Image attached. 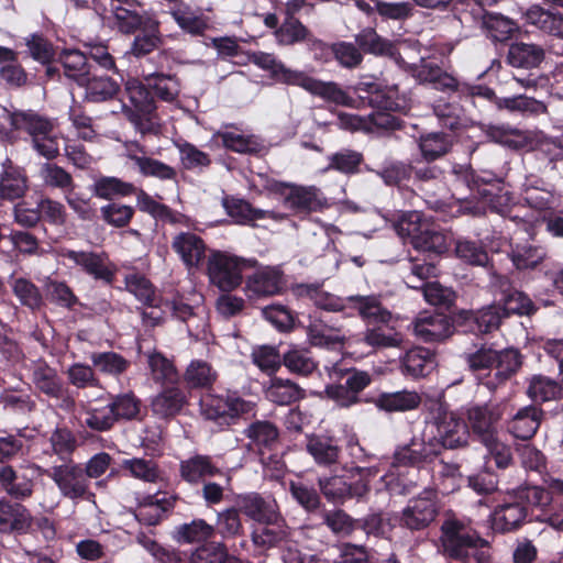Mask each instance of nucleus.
Listing matches in <instances>:
<instances>
[{
    "label": "nucleus",
    "mask_w": 563,
    "mask_h": 563,
    "mask_svg": "<svg viewBox=\"0 0 563 563\" xmlns=\"http://www.w3.org/2000/svg\"><path fill=\"white\" fill-rule=\"evenodd\" d=\"M442 554L460 563H490L492 545L473 527L471 520L449 512L440 526Z\"/></svg>",
    "instance_id": "obj_1"
},
{
    "label": "nucleus",
    "mask_w": 563,
    "mask_h": 563,
    "mask_svg": "<svg viewBox=\"0 0 563 563\" xmlns=\"http://www.w3.org/2000/svg\"><path fill=\"white\" fill-rule=\"evenodd\" d=\"M551 500V493L542 486H519L504 503L495 507L492 527L500 533L516 531L527 519L532 521L531 514L536 508L547 506Z\"/></svg>",
    "instance_id": "obj_2"
},
{
    "label": "nucleus",
    "mask_w": 563,
    "mask_h": 563,
    "mask_svg": "<svg viewBox=\"0 0 563 563\" xmlns=\"http://www.w3.org/2000/svg\"><path fill=\"white\" fill-rule=\"evenodd\" d=\"M440 446L432 439H411L408 444L396 449L391 462V475H396L399 494H410L417 487L420 468L431 465L440 459Z\"/></svg>",
    "instance_id": "obj_3"
},
{
    "label": "nucleus",
    "mask_w": 563,
    "mask_h": 563,
    "mask_svg": "<svg viewBox=\"0 0 563 563\" xmlns=\"http://www.w3.org/2000/svg\"><path fill=\"white\" fill-rule=\"evenodd\" d=\"M327 371L330 382L325 385L322 395L339 409H350L371 402V398L362 396V393L373 383V375L369 372L346 366L342 362L334 363Z\"/></svg>",
    "instance_id": "obj_4"
},
{
    "label": "nucleus",
    "mask_w": 563,
    "mask_h": 563,
    "mask_svg": "<svg viewBox=\"0 0 563 563\" xmlns=\"http://www.w3.org/2000/svg\"><path fill=\"white\" fill-rule=\"evenodd\" d=\"M257 265L256 260H246L225 251L211 250L207 258L209 282L223 292H231L243 283V272Z\"/></svg>",
    "instance_id": "obj_5"
},
{
    "label": "nucleus",
    "mask_w": 563,
    "mask_h": 563,
    "mask_svg": "<svg viewBox=\"0 0 563 563\" xmlns=\"http://www.w3.org/2000/svg\"><path fill=\"white\" fill-rule=\"evenodd\" d=\"M255 405L242 398L238 391L208 393L200 399L201 415L219 426H230L243 415L250 413Z\"/></svg>",
    "instance_id": "obj_6"
},
{
    "label": "nucleus",
    "mask_w": 563,
    "mask_h": 563,
    "mask_svg": "<svg viewBox=\"0 0 563 563\" xmlns=\"http://www.w3.org/2000/svg\"><path fill=\"white\" fill-rule=\"evenodd\" d=\"M267 190L283 198V205L294 214H310L322 210L325 198L316 186H303L280 180H272Z\"/></svg>",
    "instance_id": "obj_7"
},
{
    "label": "nucleus",
    "mask_w": 563,
    "mask_h": 563,
    "mask_svg": "<svg viewBox=\"0 0 563 563\" xmlns=\"http://www.w3.org/2000/svg\"><path fill=\"white\" fill-rule=\"evenodd\" d=\"M242 433L249 440L247 448L260 455L264 465L279 463L275 452L282 445V434L275 422L266 419H254Z\"/></svg>",
    "instance_id": "obj_8"
},
{
    "label": "nucleus",
    "mask_w": 563,
    "mask_h": 563,
    "mask_svg": "<svg viewBox=\"0 0 563 563\" xmlns=\"http://www.w3.org/2000/svg\"><path fill=\"white\" fill-rule=\"evenodd\" d=\"M46 475L56 484L62 496L67 499L90 501L96 497L81 464L70 460L68 463L53 466Z\"/></svg>",
    "instance_id": "obj_9"
},
{
    "label": "nucleus",
    "mask_w": 563,
    "mask_h": 563,
    "mask_svg": "<svg viewBox=\"0 0 563 563\" xmlns=\"http://www.w3.org/2000/svg\"><path fill=\"white\" fill-rule=\"evenodd\" d=\"M544 419V410L537 405L517 407L504 400L503 421L506 431L515 439L528 441L538 432Z\"/></svg>",
    "instance_id": "obj_10"
},
{
    "label": "nucleus",
    "mask_w": 563,
    "mask_h": 563,
    "mask_svg": "<svg viewBox=\"0 0 563 563\" xmlns=\"http://www.w3.org/2000/svg\"><path fill=\"white\" fill-rule=\"evenodd\" d=\"M495 287L498 299L494 305L501 320L511 316L532 317L539 310L529 295L519 289L508 276H496Z\"/></svg>",
    "instance_id": "obj_11"
},
{
    "label": "nucleus",
    "mask_w": 563,
    "mask_h": 563,
    "mask_svg": "<svg viewBox=\"0 0 563 563\" xmlns=\"http://www.w3.org/2000/svg\"><path fill=\"white\" fill-rule=\"evenodd\" d=\"M433 420L437 434L432 440L439 444L441 453L468 445L470 427L457 412L449 411L440 405Z\"/></svg>",
    "instance_id": "obj_12"
},
{
    "label": "nucleus",
    "mask_w": 563,
    "mask_h": 563,
    "mask_svg": "<svg viewBox=\"0 0 563 563\" xmlns=\"http://www.w3.org/2000/svg\"><path fill=\"white\" fill-rule=\"evenodd\" d=\"M439 510L435 490L426 489L417 497L408 500L399 515V526L411 532L422 531L435 520Z\"/></svg>",
    "instance_id": "obj_13"
},
{
    "label": "nucleus",
    "mask_w": 563,
    "mask_h": 563,
    "mask_svg": "<svg viewBox=\"0 0 563 563\" xmlns=\"http://www.w3.org/2000/svg\"><path fill=\"white\" fill-rule=\"evenodd\" d=\"M62 256L96 282L111 286L115 280L118 267L106 252L65 250Z\"/></svg>",
    "instance_id": "obj_14"
},
{
    "label": "nucleus",
    "mask_w": 563,
    "mask_h": 563,
    "mask_svg": "<svg viewBox=\"0 0 563 563\" xmlns=\"http://www.w3.org/2000/svg\"><path fill=\"white\" fill-rule=\"evenodd\" d=\"M350 108L375 110H399L400 104L394 91L374 80H362L349 87Z\"/></svg>",
    "instance_id": "obj_15"
},
{
    "label": "nucleus",
    "mask_w": 563,
    "mask_h": 563,
    "mask_svg": "<svg viewBox=\"0 0 563 563\" xmlns=\"http://www.w3.org/2000/svg\"><path fill=\"white\" fill-rule=\"evenodd\" d=\"M504 401L498 404H472L466 408L468 427L481 441L489 446L496 440L497 422L503 420Z\"/></svg>",
    "instance_id": "obj_16"
},
{
    "label": "nucleus",
    "mask_w": 563,
    "mask_h": 563,
    "mask_svg": "<svg viewBox=\"0 0 563 563\" xmlns=\"http://www.w3.org/2000/svg\"><path fill=\"white\" fill-rule=\"evenodd\" d=\"M503 323L494 303L477 310H460L455 313V330L457 333L476 336L497 331Z\"/></svg>",
    "instance_id": "obj_17"
},
{
    "label": "nucleus",
    "mask_w": 563,
    "mask_h": 563,
    "mask_svg": "<svg viewBox=\"0 0 563 563\" xmlns=\"http://www.w3.org/2000/svg\"><path fill=\"white\" fill-rule=\"evenodd\" d=\"M545 48L538 43L525 42L518 37L506 51L499 55L503 62L517 70L528 71L530 75L533 70L541 68L545 62Z\"/></svg>",
    "instance_id": "obj_18"
},
{
    "label": "nucleus",
    "mask_w": 563,
    "mask_h": 563,
    "mask_svg": "<svg viewBox=\"0 0 563 563\" xmlns=\"http://www.w3.org/2000/svg\"><path fill=\"white\" fill-rule=\"evenodd\" d=\"M285 288L284 272L278 267L265 266L246 276L244 292L254 300L279 295Z\"/></svg>",
    "instance_id": "obj_19"
},
{
    "label": "nucleus",
    "mask_w": 563,
    "mask_h": 563,
    "mask_svg": "<svg viewBox=\"0 0 563 563\" xmlns=\"http://www.w3.org/2000/svg\"><path fill=\"white\" fill-rule=\"evenodd\" d=\"M274 36L276 42L283 46L305 43L308 49L313 52L314 58H319L318 52H320L322 56L328 51V44L317 38L296 16H284L279 29L274 32Z\"/></svg>",
    "instance_id": "obj_20"
},
{
    "label": "nucleus",
    "mask_w": 563,
    "mask_h": 563,
    "mask_svg": "<svg viewBox=\"0 0 563 563\" xmlns=\"http://www.w3.org/2000/svg\"><path fill=\"white\" fill-rule=\"evenodd\" d=\"M114 24L122 34H135L140 29L156 21L140 0H120L111 4Z\"/></svg>",
    "instance_id": "obj_21"
},
{
    "label": "nucleus",
    "mask_w": 563,
    "mask_h": 563,
    "mask_svg": "<svg viewBox=\"0 0 563 563\" xmlns=\"http://www.w3.org/2000/svg\"><path fill=\"white\" fill-rule=\"evenodd\" d=\"M35 487V472L30 467L0 465V488L15 501L32 497Z\"/></svg>",
    "instance_id": "obj_22"
},
{
    "label": "nucleus",
    "mask_w": 563,
    "mask_h": 563,
    "mask_svg": "<svg viewBox=\"0 0 563 563\" xmlns=\"http://www.w3.org/2000/svg\"><path fill=\"white\" fill-rule=\"evenodd\" d=\"M222 207L227 214L241 225H254L256 221L264 219L276 222L287 219L285 213L255 208L250 201L233 195H225L222 198Z\"/></svg>",
    "instance_id": "obj_23"
},
{
    "label": "nucleus",
    "mask_w": 563,
    "mask_h": 563,
    "mask_svg": "<svg viewBox=\"0 0 563 563\" xmlns=\"http://www.w3.org/2000/svg\"><path fill=\"white\" fill-rule=\"evenodd\" d=\"M170 246L189 271L200 268L206 262L207 243L195 232L181 231L175 234Z\"/></svg>",
    "instance_id": "obj_24"
},
{
    "label": "nucleus",
    "mask_w": 563,
    "mask_h": 563,
    "mask_svg": "<svg viewBox=\"0 0 563 563\" xmlns=\"http://www.w3.org/2000/svg\"><path fill=\"white\" fill-rule=\"evenodd\" d=\"M29 190L26 169L11 158L5 157L0 170V200L14 202L22 199Z\"/></svg>",
    "instance_id": "obj_25"
},
{
    "label": "nucleus",
    "mask_w": 563,
    "mask_h": 563,
    "mask_svg": "<svg viewBox=\"0 0 563 563\" xmlns=\"http://www.w3.org/2000/svg\"><path fill=\"white\" fill-rule=\"evenodd\" d=\"M487 38L494 44L498 56L521 35L519 24L503 14H488L484 20Z\"/></svg>",
    "instance_id": "obj_26"
},
{
    "label": "nucleus",
    "mask_w": 563,
    "mask_h": 563,
    "mask_svg": "<svg viewBox=\"0 0 563 563\" xmlns=\"http://www.w3.org/2000/svg\"><path fill=\"white\" fill-rule=\"evenodd\" d=\"M437 366L435 352L423 346H413L407 350L399 358V371L407 378L419 379L427 377Z\"/></svg>",
    "instance_id": "obj_27"
},
{
    "label": "nucleus",
    "mask_w": 563,
    "mask_h": 563,
    "mask_svg": "<svg viewBox=\"0 0 563 563\" xmlns=\"http://www.w3.org/2000/svg\"><path fill=\"white\" fill-rule=\"evenodd\" d=\"M295 86L302 88L312 96L319 97L329 103L350 108L351 97L349 87L343 89L335 81H322L308 75L306 71H301Z\"/></svg>",
    "instance_id": "obj_28"
},
{
    "label": "nucleus",
    "mask_w": 563,
    "mask_h": 563,
    "mask_svg": "<svg viewBox=\"0 0 563 563\" xmlns=\"http://www.w3.org/2000/svg\"><path fill=\"white\" fill-rule=\"evenodd\" d=\"M396 110H376L363 118L354 114H343L340 117L342 124L351 129H364L366 131L382 130L387 132L399 131L405 128V121L393 114Z\"/></svg>",
    "instance_id": "obj_29"
},
{
    "label": "nucleus",
    "mask_w": 563,
    "mask_h": 563,
    "mask_svg": "<svg viewBox=\"0 0 563 563\" xmlns=\"http://www.w3.org/2000/svg\"><path fill=\"white\" fill-rule=\"evenodd\" d=\"M401 342V334L395 331L394 328H388V324L376 323L366 327L364 332L350 336L347 347L363 343L375 352L383 349L398 347Z\"/></svg>",
    "instance_id": "obj_30"
},
{
    "label": "nucleus",
    "mask_w": 563,
    "mask_h": 563,
    "mask_svg": "<svg viewBox=\"0 0 563 563\" xmlns=\"http://www.w3.org/2000/svg\"><path fill=\"white\" fill-rule=\"evenodd\" d=\"M454 332H456L455 313L452 317L435 313L418 319L415 324L416 335L428 343L443 342Z\"/></svg>",
    "instance_id": "obj_31"
},
{
    "label": "nucleus",
    "mask_w": 563,
    "mask_h": 563,
    "mask_svg": "<svg viewBox=\"0 0 563 563\" xmlns=\"http://www.w3.org/2000/svg\"><path fill=\"white\" fill-rule=\"evenodd\" d=\"M221 474L222 471L218 467L213 457L207 454L197 453L186 460H181L179 463V476L190 485L202 484L208 478Z\"/></svg>",
    "instance_id": "obj_32"
},
{
    "label": "nucleus",
    "mask_w": 563,
    "mask_h": 563,
    "mask_svg": "<svg viewBox=\"0 0 563 563\" xmlns=\"http://www.w3.org/2000/svg\"><path fill=\"white\" fill-rule=\"evenodd\" d=\"M523 365V355L516 347L496 350L495 375L483 384L490 391H495L500 385L514 377Z\"/></svg>",
    "instance_id": "obj_33"
},
{
    "label": "nucleus",
    "mask_w": 563,
    "mask_h": 563,
    "mask_svg": "<svg viewBox=\"0 0 563 563\" xmlns=\"http://www.w3.org/2000/svg\"><path fill=\"white\" fill-rule=\"evenodd\" d=\"M31 380L35 388L52 399H60L65 387L57 369L52 367L44 358L32 362Z\"/></svg>",
    "instance_id": "obj_34"
},
{
    "label": "nucleus",
    "mask_w": 563,
    "mask_h": 563,
    "mask_svg": "<svg viewBox=\"0 0 563 563\" xmlns=\"http://www.w3.org/2000/svg\"><path fill=\"white\" fill-rule=\"evenodd\" d=\"M108 404L117 423L142 422L146 417V408L142 400L131 390L120 394H108Z\"/></svg>",
    "instance_id": "obj_35"
},
{
    "label": "nucleus",
    "mask_w": 563,
    "mask_h": 563,
    "mask_svg": "<svg viewBox=\"0 0 563 563\" xmlns=\"http://www.w3.org/2000/svg\"><path fill=\"white\" fill-rule=\"evenodd\" d=\"M9 124L12 131L26 134L30 141L37 135L46 134L47 130L55 125L53 119L32 109L10 112Z\"/></svg>",
    "instance_id": "obj_36"
},
{
    "label": "nucleus",
    "mask_w": 563,
    "mask_h": 563,
    "mask_svg": "<svg viewBox=\"0 0 563 563\" xmlns=\"http://www.w3.org/2000/svg\"><path fill=\"white\" fill-rule=\"evenodd\" d=\"M307 340L311 346L336 351L347 346L349 338L340 334V329L327 324L319 318H311L306 327Z\"/></svg>",
    "instance_id": "obj_37"
},
{
    "label": "nucleus",
    "mask_w": 563,
    "mask_h": 563,
    "mask_svg": "<svg viewBox=\"0 0 563 563\" xmlns=\"http://www.w3.org/2000/svg\"><path fill=\"white\" fill-rule=\"evenodd\" d=\"M32 528L30 510L20 503L0 499V532L26 533Z\"/></svg>",
    "instance_id": "obj_38"
},
{
    "label": "nucleus",
    "mask_w": 563,
    "mask_h": 563,
    "mask_svg": "<svg viewBox=\"0 0 563 563\" xmlns=\"http://www.w3.org/2000/svg\"><path fill=\"white\" fill-rule=\"evenodd\" d=\"M362 55L396 58L400 55L397 44L379 35L374 27H364L354 36Z\"/></svg>",
    "instance_id": "obj_39"
},
{
    "label": "nucleus",
    "mask_w": 563,
    "mask_h": 563,
    "mask_svg": "<svg viewBox=\"0 0 563 563\" xmlns=\"http://www.w3.org/2000/svg\"><path fill=\"white\" fill-rule=\"evenodd\" d=\"M236 509L240 514L258 523H276L278 514L273 505L265 500L258 493L239 495L235 499Z\"/></svg>",
    "instance_id": "obj_40"
},
{
    "label": "nucleus",
    "mask_w": 563,
    "mask_h": 563,
    "mask_svg": "<svg viewBox=\"0 0 563 563\" xmlns=\"http://www.w3.org/2000/svg\"><path fill=\"white\" fill-rule=\"evenodd\" d=\"M477 195L488 201L489 210L501 213L510 201V194L505 190L500 178L493 174L479 175L476 173Z\"/></svg>",
    "instance_id": "obj_41"
},
{
    "label": "nucleus",
    "mask_w": 563,
    "mask_h": 563,
    "mask_svg": "<svg viewBox=\"0 0 563 563\" xmlns=\"http://www.w3.org/2000/svg\"><path fill=\"white\" fill-rule=\"evenodd\" d=\"M526 395L532 401L530 405H540L559 400L563 397L562 384L553 377L543 374H533L526 379Z\"/></svg>",
    "instance_id": "obj_42"
},
{
    "label": "nucleus",
    "mask_w": 563,
    "mask_h": 563,
    "mask_svg": "<svg viewBox=\"0 0 563 563\" xmlns=\"http://www.w3.org/2000/svg\"><path fill=\"white\" fill-rule=\"evenodd\" d=\"M378 410L393 413L406 412L419 408L421 396L415 390L402 389L394 393H380L371 397V402Z\"/></svg>",
    "instance_id": "obj_43"
},
{
    "label": "nucleus",
    "mask_w": 563,
    "mask_h": 563,
    "mask_svg": "<svg viewBox=\"0 0 563 563\" xmlns=\"http://www.w3.org/2000/svg\"><path fill=\"white\" fill-rule=\"evenodd\" d=\"M249 60L258 68L268 71L273 80L289 86L296 85L302 71L286 67L274 54L262 51L251 53Z\"/></svg>",
    "instance_id": "obj_44"
},
{
    "label": "nucleus",
    "mask_w": 563,
    "mask_h": 563,
    "mask_svg": "<svg viewBox=\"0 0 563 563\" xmlns=\"http://www.w3.org/2000/svg\"><path fill=\"white\" fill-rule=\"evenodd\" d=\"M416 142L422 161L435 162L452 151L454 137L443 131H434L421 133Z\"/></svg>",
    "instance_id": "obj_45"
},
{
    "label": "nucleus",
    "mask_w": 563,
    "mask_h": 563,
    "mask_svg": "<svg viewBox=\"0 0 563 563\" xmlns=\"http://www.w3.org/2000/svg\"><path fill=\"white\" fill-rule=\"evenodd\" d=\"M168 13L177 25L186 33L199 36L208 29V23L201 13L184 0H172L167 2Z\"/></svg>",
    "instance_id": "obj_46"
},
{
    "label": "nucleus",
    "mask_w": 563,
    "mask_h": 563,
    "mask_svg": "<svg viewBox=\"0 0 563 563\" xmlns=\"http://www.w3.org/2000/svg\"><path fill=\"white\" fill-rule=\"evenodd\" d=\"M55 60L62 65L64 75L69 80H73L79 87L87 82V78L92 69L87 54L76 48H64Z\"/></svg>",
    "instance_id": "obj_47"
},
{
    "label": "nucleus",
    "mask_w": 563,
    "mask_h": 563,
    "mask_svg": "<svg viewBox=\"0 0 563 563\" xmlns=\"http://www.w3.org/2000/svg\"><path fill=\"white\" fill-rule=\"evenodd\" d=\"M187 404V396L178 385L163 387L151 402V409L154 416L161 419H170L176 417Z\"/></svg>",
    "instance_id": "obj_48"
},
{
    "label": "nucleus",
    "mask_w": 563,
    "mask_h": 563,
    "mask_svg": "<svg viewBox=\"0 0 563 563\" xmlns=\"http://www.w3.org/2000/svg\"><path fill=\"white\" fill-rule=\"evenodd\" d=\"M306 451L319 466L329 467L339 462L341 448L332 437L311 434L307 437Z\"/></svg>",
    "instance_id": "obj_49"
},
{
    "label": "nucleus",
    "mask_w": 563,
    "mask_h": 563,
    "mask_svg": "<svg viewBox=\"0 0 563 563\" xmlns=\"http://www.w3.org/2000/svg\"><path fill=\"white\" fill-rule=\"evenodd\" d=\"M265 398L278 406H291L306 398V390L290 379L274 376L264 390Z\"/></svg>",
    "instance_id": "obj_50"
},
{
    "label": "nucleus",
    "mask_w": 563,
    "mask_h": 563,
    "mask_svg": "<svg viewBox=\"0 0 563 563\" xmlns=\"http://www.w3.org/2000/svg\"><path fill=\"white\" fill-rule=\"evenodd\" d=\"M437 212L443 213L451 218H459L461 216H470L472 218L484 217L489 209L488 201L479 197L455 199L452 201L437 200L432 207Z\"/></svg>",
    "instance_id": "obj_51"
},
{
    "label": "nucleus",
    "mask_w": 563,
    "mask_h": 563,
    "mask_svg": "<svg viewBox=\"0 0 563 563\" xmlns=\"http://www.w3.org/2000/svg\"><path fill=\"white\" fill-rule=\"evenodd\" d=\"M216 536L214 526L202 518L192 519L176 526L172 532V539L178 544L203 543Z\"/></svg>",
    "instance_id": "obj_52"
},
{
    "label": "nucleus",
    "mask_w": 563,
    "mask_h": 563,
    "mask_svg": "<svg viewBox=\"0 0 563 563\" xmlns=\"http://www.w3.org/2000/svg\"><path fill=\"white\" fill-rule=\"evenodd\" d=\"M527 24L550 36L563 40V14L545 10L540 5H531L523 14Z\"/></svg>",
    "instance_id": "obj_53"
},
{
    "label": "nucleus",
    "mask_w": 563,
    "mask_h": 563,
    "mask_svg": "<svg viewBox=\"0 0 563 563\" xmlns=\"http://www.w3.org/2000/svg\"><path fill=\"white\" fill-rule=\"evenodd\" d=\"M411 246L419 255L439 260L449 251L446 235L440 230H437L431 223L424 227L420 236H416Z\"/></svg>",
    "instance_id": "obj_54"
},
{
    "label": "nucleus",
    "mask_w": 563,
    "mask_h": 563,
    "mask_svg": "<svg viewBox=\"0 0 563 563\" xmlns=\"http://www.w3.org/2000/svg\"><path fill=\"white\" fill-rule=\"evenodd\" d=\"M218 379V373L203 360H192L183 374L180 382L188 390L210 389Z\"/></svg>",
    "instance_id": "obj_55"
},
{
    "label": "nucleus",
    "mask_w": 563,
    "mask_h": 563,
    "mask_svg": "<svg viewBox=\"0 0 563 563\" xmlns=\"http://www.w3.org/2000/svg\"><path fill=\"white\" fill-rule=\"evenodd\" d=\"M211 141L218 147L238 154H258L263 148V145L254 135L236 134L228 131H217L213 133Z\"/></svg>",
    "instance_id": "obj_56"
},
{
    "label": "nucleus",
    "mask_w": 563,
    "mask_h": 563,
    "mask_svg": "<svg viewBox=\"0 0 563 563\" xmlns=\"http://www.w3.org/2000/svg\"><path fill=\"white\" fill-rule=\"evenodd\" d=\"M136 206L140 211L150 214L156 221H162L169 224H178L181 222L184 214L173 210L169 206L156 201L144 189L136 187Z\"/></svg>",
    "instance_id": "obj_57"
},
{
    "label": "nucleus",
    "mask_w": 563,
    "mask_h": 563,
    "mask_svg": "<svg viewBox=\"0 0 563 563\" xmlns=\"http://www.w3.org/2000/svg\"><path fill=\"white\" fill-rule=\"evenodd\" d=\"M419 78L421 81L432 86L433 89L442 91L444 93H456L461 99L462 86L466 82L460 81L451 74L443 70L438 65H426L419 71Z\"/></svg>",
    "instance_id": "obj_58"
},
{
    "label": "nucleus",
    "mask_w": 563,
    "mask_h": 563,
    "mask_svg": "<svg viewBox=\"0 0 563 563\" xmlns=\"http://www.w3.org/2000/svg\"><path fill=\"white\" fill-rule=\"evenodd\" d=\"M125 289L131 292L140 302L150 308H158L163 301L157 296L156 287L143 274L133 273L124 278Z\"/></svg>",
    "instance_id": "obj_59"
},
{
    "label": "nucleus",
    "mask_w": 563,
    "mask_h": 563,
    "mask_svg": "<svg viewBox=\"0 0 563 563\" xmlns=\"http://www.w3.org/2000/svg\"><path fill=\"white\" fill-rule=\"evenodd\" d=\"M81 87L85 88V98L90 102H103L117 98L120 92V84L118 80L109 76H97L90 74L87 82Z\"/></svg>",
    "instance_id": "obj_60"
},
{
    "label": "nucleus",
    "mask_w": 563,
    "mask_h": 563,
    "mask_svg": "<svg viewBox=\"0 0 563 563\" xmlns=\"http://www.w3.org/2000/svg\"><path fill=\"white\" fill-rule=\"evenodd\" d=\"M162 43L159 22L156 20L135 33L128 53L141 58L157 49Z\"/></svg>",
    "instance_id": "obj_61"
},
{
    "label": "nucleus",
    "mask_w": 563,
    "mask_h": 563,
    "mask_svg": "<svg viewBox=\"0 0 563 563\" xmlns=\"http://www.w3.org/2000/svg\"><path fill=\"white\" fill-rule=\"evenodd\" d=\"M151 375L156 384L162 387L176 386L180 383V375L173 361L163 353L154 352L147 357Z\"/></svg>",
    "instance_id": "obj_62"
},
{
    "label": "nucleus",
    "mask_w": 563,
    "mask_h": 563,
    "mask_svg": "<svg viewBox=\"0 0 563 563\" xmlns=\"http://www.w3.org/2000/svg\"><path fill=\"white\" fill-rule=\"evenodd\" d=\"M144 80L151 88L154 99L158 98L162 101L172 102L180 92V84L176 75L154 71L144 75Z\"/></svg>",
    "instance_id": "obj_63"
},
{
    "label": "nucleus",
    "mask_w": 563,
    "mask_h": 563,
    "mask_svg": "<svg viewBox=\"0 0 563 563\" xmlns=\"http://www.w3.org/2000/svg\"><path fill=\"white\" fill-rule=\"evenodd\" d=\"M189 563H242L222 542L206 541L189 555Z\"/></svg>",
    "instance_id": "obj_64"
}]
</instances>
